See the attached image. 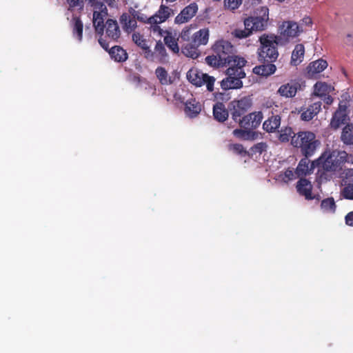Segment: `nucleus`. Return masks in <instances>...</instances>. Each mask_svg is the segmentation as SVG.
Segmentation results:
<instances>
[{"instance_id":"obj_36","label":"nucleus","mask_w":353,"mask_h":353,"mask_svg":"<svg viewBox=\"0 0 353 353\" xmlns=\"http://www.w3.org/2000/svg\"><path fill=\"white\" fill-rule=\"evenodd\" d=\"M345 118L346 115L344 113L336 111L331 119V127L335 130L338 129L341 125L345 123Z\"/></svg>"},{"instance_id":"obj_3","label":"nucleus","mask_w":353,"mask_h":353,"mask_svg":"<svg viewBox=\"0 0 353 353\" xmlns=\"http://www.w3.org/2000/svg\"><path fill=\"white\" fill-rule=\"evenodd\" d=\"M260 46L257 49L258 60L261 63H274L278 57L277 46L280 45L274 34H263L260 36Z\"/></svg>"},{"instance_id":"obj_13","label":"nucleus","mask_w":353,"mask_h":353,"mask_svg":"<svg viewBox=\"0 0 353 353\" xmlns=\"http://www.w3.org/2000/svg\"><path fill=\"white\" fill-rule=\"evenodd\" d=\"M302 89V83L298 79H291L282 84L277 90V94L282 97L293 98L298 91Z\"/></svg>"},{"instance_id":"obj_50","label":"nucleus","mask_w":353,"mask_h":353,"mask_svg":"<svg viewBox=\"0 0 353 353\" xmlns=\"http://www.w3.org/2000/svg\"><path fill=\"white\" fill-rule=\"evenodd\" d=\"M345 223L353 227V211L349 212L345 217Z\"/></svg>"},{"instance_id":"obj_14","label":"nucleus","mask_w":353,"mask_h":353,"mask_svg":"<svg viewBox=\"0 0 353 353\" xmlns=\"http://www.w3.org/2000/svg\"><path fill=\"white\" fill-rule=\"evenodd\" d=\"M263 119V113L261 111L253 112L244 115L238 123L242 128L252 130L256 129L260 125Z\"/></svg>"},{"instance_id":"obj_38","label":"nucleus","mask_w":353,"mask_h":353,"mask_svg":"<svg viewBox=\"0 0 353 353\" xmlns=\"http://www.w3.org/2000/svg\"><path fill=\"white\" fill-rule=\"evenodd\" d=\"M321 208L323 210L327 212L334 213L336 211V205L334 199L332 197H329L323 199L321 203Z\"/></svg>"},{"instance_id":"obj_49","label":"nucleus","mask_w":353,"mask_h":353,"mask_svg":"<svg viewBox=\"0 0 353 353\" xmlns=\"http://www.w3.org/2000/svg\"><path fill=\"white\" fill-rule=\"evenodd\" d=\"M135 19H137L139 21L143 22L144 23H148V18L143 14H141L134 10Z\"/></svg>"},{"instance_id":"obj_9","label":"nucleus","mask_w":353,"mask_h":353,"mask_svg":"<svg viewBox=\"0 0 353 353\" xmlns=\"http://www.w3.org/2000/svg\"><path fill=\"white\" fill-rule=\"evenodd\" d=\"M252 101L248 97L232 101L229 105L232 119L239 123L252 106Z\"/></svg>"},{"instance_id":"obj_55","label":"nucleus","mask_w":353,"mask_h":353,"mask_svg":"<svg viewBox=\"0 0 353 353\" xmlns=\"http://www.w3.org/2000/svg\"><path fill=\"white\" fill-rule=\"evenodd\" d=\"M324 101L325 102L326 104L330 105L333 102V99L331 96L328 95L325 97Z\"/></svg>"},{"instance_id":"obj_21","label":"nucleus","mask_w":353,"mask_h":353,"mask_svg":"<svg viewBox=\"0 0 353 353\" xmlns=\"http://www.w3.org/2000/svg\"><path fill=\"white\" fill-rule=\"evenodd\" d=\"M213 116L214 119L220 123H223L228 119L229 112L223 103L217 102L214 105Z\"/></svg>"},{"instance_id":"obj_5","label":"nucleus","mask_w":353,"mask_h":353,"mask_svg":"<svg viewBox=\"0 0 353 353\" xmlns=\"http://www.w3.org/2000/svg\"><path fill=\"white\" fill-rule=\"evenodd\" d=\"M279 34L276 35L280 46L288 43L290 39L296 38L303 32L302 26L292 21H284L279 28Z\"/></svg>"},{"instance_id":"obj_42","label":"nucleus","mask_w":353,"mask_h":353,"mask_svg":"<svg viewBox=\"0 0 353 353\" xmlns=\"http://www.w3.org/2000/svg\"><path fill=\"white\" fill-rule=\"evenodd\" d=\"M132 41L141 49L146 48V46H148L147 41L143 36L139 32L133 33Z\"/></svg>"},{"instance_id":"obj_1","label":"nucleus","mask_w":353,"mask_h":353,"mask_svg":"<svg viewBox=\"0 0 353 353\" xmlns=\"http://www.w3.org/2000/svg\"><path fill=\"white\" fill-rule=\"evenodd\" d=\"M347 158L348 154L345 151L325 150L318 159L312 161V168H319L317 179L319 183L330 181L334 173L342 170Z\"/></svg>"},{"instance_id":"obj_47","label":"nucleus","mask_w":353,"mask_h":353,"mask_svg":"<svg viewBox=\"0 0 353 353\" xmlns=\"http://www.w3.org/2000/svg\"><path fill=\"white\" fill-rule=\"evenodd\" d=\"M296 173L295 171L294 172L290 168L287 169L284 172V179L283 180L285 181H292L296 178Z\"/></svg>"},{"instance_id":"obj_40","label":"nucleus","mask_w":353,"mask_h":353,"mask_svg":"<svg viewBox=\"0 0 353 353\" xmlns=\"http://www.w3.org/2000/svg\"><path fill=\"white\" fill-rule=\"evenodd\" d=\"M244 26L245 27L243 29H241V28L234 29L232 32V34L234 37H236L237 39H240L247 38L252 33V31L250 29V26L249 27L245 26Z\"/></svg>"},{"instance_id":"obj_26","label":"nucleus","mask_w":353,"mask_h":353,"mask_svg":"<svg viewBox=\"0 0 353 353\" xmlns=\"http://www.w3.org/2000/svg\"><path fill=\"white\" fill-rule=\"evenodd\" d=\"M276 70L274 63H262L253 68V72L257 75L268 77L275 72Z\"/></svg>"},{"instance_id":"obj_45","label":"nucleus","mask_w":353,"mask_h":353,"mask_svg":"<svg viewBox=\"0 0 353 353\" xmlns=\"http://www.w3.org/2000/svg\"><path fill=\"white\" fill-rule=\"evenodd\" d=\"M229 149L233 152L241 156H245L247 154V151L245 150L243 145L240 143L230 144Z\"/></svg>"},{"instance_id":"obj_51","label":"nucleus","mask_w":353,"mask_h":353,"mask_svg":"<svg viewBox=\"0 0 353 353\" xmlns=\"http://www.w3.org/2000/svg\"><path fill=\"white\" fill-rule=\"evenodd\" d=\"M190 34V32L189 28L183 29L181 32V37L183 40H186L189 39Z\"/></svg>"},{"instance_id":"obj_54","label":"nucleus","mask_w":353,"mask_h":353,"mask_svg":"<svg viewBox=\"0 0 353 353\" xmlns=\"http://www.w3.org/2000/svg\"><path fill=\"white\" fill-rule=\"evenodd\" d=\"M261 0H245V4L251 6L257 5L261 2Z\"/></svg>"},{"instance_id":"obj_24","label":"nucleus","mask_w":353,"mask_h":353,"mask_svg":"<svg viewBox=\"0 0 353 353\" xmlns=\"http://www.w3.org/2000/svg\"><path fill=\"white\" fill-rule=\"evenodd\" d=\"M327 67V63L322 59L311 62L307 67V74L310 77H313L316 74H319L323 71Z\"/></svg>"},{"instance_id":"obj_52","label":"nucleus","mask_w":353,"mask_h":353,"mask_svg":"<svg viewBox=\"0 0 353 353\" xmlns=\"http://www.w3.org/2000/svg\"><path fill=\"white\" fill-rule=\"evenodd\" d=\"M305 24V26H310L312 24V20L310 17H305L302 19V23L300 25L301 26L302 25Z\"/></svg>"},{"instance_id":"obj_16","label":"nucleus","mask_w":353,"mask_h":353,"mask_svg":"<svg viewBox=\"0 0 353 353\" xmlns=\"http://www.w3.org/2000/svg\"><path fill=\"white\" fill-rule=\"evenodd\" d=\"M199 10L196 2H192L181 10L174 19L176 24H183L190 21L197 13Z\"/></svg>"},{"instance_id":"obj_34","label":"nucleus","mask_w":353,"mask_h":353,"mask_svg":"<svg viewBox=\"0 0 353 353\" xmlns=\"http://www.w3.org/2000/svg\"><path fill=\"white\" fill-rule=\"evenodd\" d=\"M154 53L155 57L157 58L159 62H164L168 57V54L166 52V49L164 46V44L161 42V41H158L156 43L154 47Z\"/></svg>"},{"instance_id":"obj_15","label":"nucleus","mask_w":353,"mask_h":353,"mask_svg":"<svg viewBox=\"0 0 353 353\" xmlns=\"http://www.w3.org/2000/svg\"><path fill=\"white\" fill-rule=\"evenodd\" d=\"M108 14V9L104 4L101 5L99 11L95 10L93 12V26L96 32L101 36L103 35L104 32L105 26L104 20L106 19Z\"/></svg>"},{"instance_id":"obj_2","label":"nucleus","mask_w":353,"mask_h":353,"mask_svg":"<svg viewBox=\"0 0 353 353\" xmlns=\"http://www.w3.org/2000/svg\"><path fill=\"white\" fill-rule=\"evenodd\" d=\"M246 63L244 58L237 55L225 61L224 66L228 67L225 71L227 77L221 81L223 90L240 89L243 87L242 79L246 76L243 68Z\"/></svg>"},{"instance_id":"obj_37","label":"nucleus","mask_w":353,"mask_h":353,"mask_svg":"<svg viewBox=\"0 0 353 353\" xmlns=\"http://www.w3.org/2000/svg\"><path fill=\"white\" fill-rule=\"evenodd\" d=\"M205 62L208 65L214 68L223 67L225 65L224 60L216 54L205 57Z\"/></svg>"},{"instance_id":"obj_27","label":"nucleus","mask_w":353,"mask_h":353,"mask_svg":"<svg viewBox=\"0 0 353 353\" xmlns=\"http://www.w3.org/2000/svg\"><path fill=\"white\" fill-rule=\"evenodd\" d=\"M232 134L235 137L242 140H255L258 138V132L242 128L234 130Z\"/></svg>"},{"instance_id":"obj_22","label":"nucleus","mask_w":353,"mask_h":353,"mask_svg":"<svg viewBox=\"0 0 353 353\" xmlns=\"http://www.w3.org/2000/svg\"><path fill=\"white\" fill-rule=\"evenodd\" d=\"M184 111L188 117L194 118L201 112V106L195 99H191L186 101Z\"/></svg>"},{"instance_id":"obj_12","label":"nucleus","mask_w":353,"mask_h":353,"mask_svg":"<svg viewBox=\"0 0 353 353\" xmlns=\"http://www.w3.org/2000/svg\"><path fill=\"white\" fill-rule=\"evenodd\" d=\"M99 43L105 50L108 52L111 59L114 61L123 63L128 59V54L122 47L114 46L109 48L108 43L101 37L99 39Z\"/></svg>"},{"instance_id":"obj_30","label":"nucleus","mask_w":353,"mask_h":353,"mask_svg":"<svg viewBox=\"0 0 353 353\" xmlns=\"http://www.w3.org/2000/svg\"><path fill=\"white\" fill-rule=\"evenodd\" d=\"M305 47L303 44H296L292 51L290 63L292 65H298L303 59Z\"/></svg>"},{"instance_id":"obj_20","label":"nucleus","mask_w":353,"mask_h":353,"mask_svg":"<svg viewBox=\"0 0 353 353\" xmlns=\"http://www.w3.org/2000/svg\"><path fill=\"white\" fill-rule=\"evenodd\" d=\"M119 21L122 25L123 30L127 32H131L137 28V20L135 16L131 17L128 13H123L120 18Z\"/></svg>"},{"instance_id":"obj_39","label":"nucleus","mask_w":353,"mask_h":353,"mask_svg":"<svg viewBox=\"0 0 353 353\" xmlns=\"http://www.w3.org/2000/svg\"><path fill=\"white\" fill-rule=\"evenodd\" d=\"M314 94L319 97H325L329 92V86L326 83L317 82L314 86Z\"/></svg>"},{"instance_id":"obj_48","label":"nucleus","mask_w":353,"mask_h":353,"mask_svg":"<svg viewBox=\"0 0 353 353\" xmlns=\"http://www.w3.org/2000/svg\"><path fill=\"white\" fill-rule=\"evenodd\" d=\"M146 59H152L155 57L154 50L152 51L150 47L146 46V48H143Z\"/></svg>"},{"instance_id":"obj_10","label":"nucleus","mask_w":353,"mask_h":353,"mask_svg":"<svg viewBox=\"0 0 353 353\" xmlns=\"http://www.w3.org/2000/svg\"><path fill=\"white\" fill-rule=\"evenodd\" d=\"M281 112L277 108H272L268 114L267 119L263 123V130L267 133H276L279 132L281 124Z\"/></svg>"},{"instance_id":"obj_11","label":"nucleus","mask_w":353,"mask_h":353,"mask_svg":"<svg viewBox=\"0 0 353 353\" xmlns=\"http://www.w3.org/2000/svg\"><path fill=\"white\" fill-rule=\"evenodd\" d=\"M212 49L214 54L224 60L223 63L235 56L234 46L230 41L224 39L216 41Z\"/></svg>"},{"instance_id":"obj_46","label":"nucleus","mask_w":353,"mask_h":353,"mask_svg":"<svg viewBox=\"0 0 353 353\" xmlns=\"http://www.w3.org/2000/svg\"><path fill=\"white\" fill-rule=\"evenodd\" d=\"M68 6L69 10H73L74 8L81 6V8L83 6V0H66Z\"/></svg>"},{"instance_id":"obj_18","label":"nucleus","mask_w":353,"mask_h":353,"mask_svg":"<svg viewBox=\"0 0 353 353\" xmlns=\"http://www.w3.org/2000/svg\"><path fill=\"white\" fill-rule=\"evenodd\" d=\"M106 36L113 40L117 41L121 37V30L117 21L114 19H108L105 26Z\"/></svg>"},{"instance_id":"obj_25","label":"nucleus","mask_w":353,"mask_h":353,"mask_svg":"<svg viewBox=\"0 0 353 353\" xmlns=\"http://www.w3.org/2000/svg\"><path fill=\"white\" fill-rule=\"evenodd\" d=\"M308 159L309 157H304V158L299 161L295 170L296 177L302 178L310 174L314 169L312 168V164L310 167L309 166L310 161Z\"/></svg>"},{"instance_id":"obj_28","label":"nucleus","mask_w":353,"mask_h":353,"mask_svg":"<svg viewBox=\"0 0 353 353\" xmlns=\"http://www.w3.org/2000/svg\"><path fill=\"white\" fill-rule=\"evenodd\" d=\"M209 39V30L208 28H203L195 33L192 37V40L194 45L200 46L201 45H206Z\"/></svg>"},{"instance_id":"obj_56","label":"nucleus","mask_w":353,"mask_h":353,"mask_svg":"<svg viewBox=\"0 0 353 353\" xmlns=\"http://www.w3.org/2000/svg\"><path fill=\"white\" fill-rule=\"evenodd\" d=\"M105 2L109 5L112 6V3L114 2V0H105Z\"/></svg>"},{"instance_id":"obj_4","label":"nucleus","mask_w":353,"mask_h":353,"mask_svg":"<svg viewBox=\"0 0 353 353\" xmlns=\"http://www.w3.org/2000/svg\"><path fill=\"white\" fill-rule=\"evenodd\" d=\"M291 145L299 150L305 157H312L320 145L316 134L310 131H300L294 134Z\"/></svg>"},{"instance_id":"obj_17","label":"nucleus","mask_w":353,"mask_h":353,"mask_svg":"<svg viewBox=\"0 0 353 353\" xmlns=\"http://www.w3.org/2000/svg\"><path fill=\"white\" fill-rule=\"evenodd\" d=\"M297 192L305 197L306 200L319 199V195L312 194V185L311 182L305 178H300L296 183Z\"/></svg>"},{"instance_id":"obj_35","label":"nucleus","mask_w":353,"mask_h":353,"mask_svg":"<svg viewBox=\"0 0 353 353\" xmlns=\"http://www.w3.org/2000/svg\"><path fill=\"white\" fill-rule=\"evenodd\" d=\"M198 46L194 45L192 40L182 47V52L187 57L194 58L198 56Z\"/></svg>"},{"instance_id":"obj_7","label":"nucleus","mask_w":353,"mask_h":353,"mask_svg":"<svg viewBox=\"0 0 353 353\" xmlns=\"http://www.w3.org/2000/svg\"><path fill=\"white\" fill-rule=\"evenodd\" d=\"M172 9L165 5H161L158 11L148 19L150 25V30L154 33L157 32L160 36H163L164 30L159 26L165 22L170 16Z\"/></svg>"},{"instance_id":"obj_33","label":"nucleus","mask_w":353,"mask_h":353,"mask_svg":"<svg viewBox=\"0 0 353 353\" xmlns=\"http://www.w3.org/2000/svg\"><path fill=\"white\" fill-rule=\"evenodd\" d=\"M277 132L278 139L281 143H288L290 140L291 141L294 134H295L293 129L290 126L283 127Z\"/></svg>"},{"instance_id":"obj_6","label":"nucleus","mask_w":353,"mask_h":353,"mask_svg":"<svg viewBox=\"0 0 353 353\" xmlns=\"http://www.w3.org/2000/svg\"><path fill=\"white\" fill-rule=\"evenodd\" d=\"M188 80L196 87H201L206 85L207 90L209 92L214 90V77L208 75L206 73L199 70L196 68H191L187 72Z\"/></svg>"},{"instance_id":"obj_44","label":"nucleus","mask_w":353,"mask_h":353,"mask_svg":"<svg viewBox=\"0 0 353 353\" xmlns=\"http://www.w3.org/2000/svg\"><path fill=\"white\" fill-rule=\"evenodd\" d=\"M268 148V144L265 142H259L256 144H254L251 148L250 150L254 154H262L263 152H265Z\"/></svg>"},{"instance_id":"obj_53","label":"nucleus","mask_w":353,"mask_h":353,"mask_svg":"<svg viewBox=\"0 0 353 353\" xmlns=\"http://www.w3.org/2000/svg\"><path fill=\"white\" fill-rule=\"evenodd\" d=\"M92 6H101L103 3V0H87Z\"/></svg>"},{"instance_id":"obj_19","label":"nucleus","mask_w":353,"mask_h":353,"mask_svg":"<svg viewBox=\"0 0 353 353\" xmlns=\"http://www.w3.org/2000/svg\"><path fill=\"white\" fill-rule=\"evenodd\" d=\"M70 26L73 37L78 41H81L83 39V23L80 17L73 16L70 21Z\"/></svg>"},{"instance_id":"obj_43","label":"nucleus","mask_w":353,"mask_h":353,"mask_svg":"<svg viewBox=\"0 0 353 353\" xmlns=\"http://www.w3.org/2000/svg\"><path fill=\"white\" fill-rule=\"evenodd\" d=\"M243 0H224V7L231 11H234L239 8L242 4Z\"/></svg>"},{"instance_id":"obj_29","label":"nucleus","mask_w":353,"mask_h":353,"mask_svg":"<svg viewBox=\"0 0 353 353\" xmlns=\"http://www.w3.org/2000/svg\"><path fill=\"white\" fill-rule=\"evenodd\" d=\"M164 36V43L167 46V47L172 50L174 53L177 54L179 52V47L178 45V39H176L170 31L164 30L163 34Z\"/></svg>"},{"instance_id":"obj_8","label":"nucleus","mask_w":353,"mask_h":353,"mask_svg":"<svg viewBox=\"0 0 353 353\" xmlns=\"http://www.w3.org/2000/svg\"><path fill=\"white\" fill-rule=\"evenodd\" d=\"M260 16L250 17L244 20V26L250 28L252 31H263L267 26L269 20V9L267 7H261Z\"/></svg>"},{"instance_id":"obj_41","label":"nucleus","mask_w":353,"mask_h":353,"mask_svg":"<svg viewBox=\"0 0 353 353\" xmlns=\"http://www.w3.org/2000/svg\"><path fill=\"white\" fill-rule=\"evenodd\" d=\"M341 194L345 199L353 200V183L345 184Z\"/></svg>"},{"instance_id":"obj_32","label":"nucleus","mask_w":353,"mask_h":353,"mask_svg":"<svg viewBox=\"0 0 353 353\" xmlns=\"http://www.w3.org/2000/svg\"><path fill=\"white\" fill-rule=\"evenodd\" d=\"M341 141L346 145H353V123H347L343 129Z\"/></svg>"},{"instance_id":"obj_31","label":"nucleus","mask_w":353,"mask_h":353,"mask_svg":"<svg viewBox=\"0 0 353 353\" xmlns=\"http://www.w3.org/2000/svg\"><path fill=\"white\" fill-rule=\"evenodd\" d=\"M155 75L159 83L163 85H170L174 83V79L169 76L165 68L159 66L155 70Z\"/></svg>"},{"instance_id":"obj_23","label":"nucleus","mask_w":353,"mask_h":353,"mask_svg":"<svg viewBox=\"0 0 353 353\" xmlns=\"http://www.w3.org/2000/svg\"><path fill=\"white\" fill-rule=\"evenodd\" d=\"M321 102L318 101L310 105L306 110L303 111L301 114V119L305 121L312 120L321 109Z\"/></svg>"}]
</instances>
